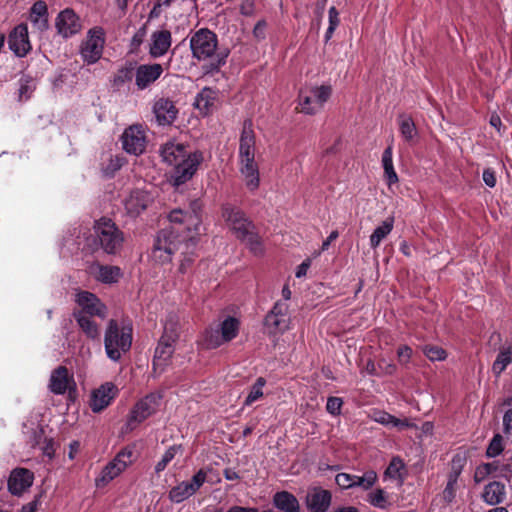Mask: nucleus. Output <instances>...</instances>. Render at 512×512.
I'll return each mask as SVG.
<instances>
[{
	"mask_svg": "<svg viewBox=\"0 0 512 512\" xmlns=\"http://www.w3.org/2000/svg\"><path fill=\"white\" fill-rule=\"evenodd\" d=\"M199 210L200 205L195 201L192 203L190 210L175 209L168 216L171 224L184 225L186 232H188L187 241H185L182 247V258L178 268V272L181 274H186L190 271L196 257L197 236L201 233L202 224Z\"/></svg>",
	"mask_w": 512,
	"mask_h": 512,
	"instance_id": "nucleus-1",
	"label": "nucleus"
},
{
	"mask_svg": "<svg viewBox=\"0 0 512 512\" xmlns=\"http://www.w3.org/2000/svg\"><path fill=\"white\" fill-rule=\"evenodd\" d=\"M217 45V36L209 29H199L190 37L192 56L199 61L210 60V72L218 71L228 56L227 53H218Z\"/></svg>",
	"mask_w": 512,
	"mask_h": 512,
	"instance_id": "nucleus-2",
	"label": "nucleus"
},
{
	"mask_svg": "<svg viewBox=\"0 0 512 512\" xmlns=\"http://www.w3.org/2000/svg\"><path fill=\"white\" fill-rule=\"evenodd\" d=\"M133 328L130 323L109 320L104 333V349L106 356L113 362L121 359L132 345Z\"/></svg>",
	"mask_w": 512,
	"mask_h": 512,
	"instance_id": "nucleus-3",
	"label": "nucleus"
},
{
	"mask_svg": "<svg viewBox=\"0 0 512 512\" xmlns=\"http://www.w3.org/2000/svg\"><path fill=\"white\" fill-rule=\"evenodd\" d=\"M173 226L160 230L154 240L151 249V258L153 261L165 264L172 260V256L178 249L183 247L187 241L188 233L181 235L186 229L184 225L172 224Z\"/></svg>",
	"mask_w": 512,
	"mask_h": 512,
	"instance_id": "nucleus-4",
	"label": "nucleus"
},
{
	"mask_svg": "<svg viewBox=\"0 0 512 512\" xmlns=\"http://www.w3.org/2000/svg\"><path fill=\"white\" fill-rule=\"evenodd\" d=\"M178 323L174 316L166 320L164 324V332L155 349L153 359V367L155 371L162 372L169 364L174 352V344L179 336Z\"/></svg>",
	"mask_w": 512,
	"mask_h": 512,
	"instance_id": "nucleus-5",
	"label": "nucleus"
},
{
	"mask_svg": "<svg viewBox=\"0 0 512 512\" xmlns=\"http://www.w3.org/2000/svg\"><path fill=\"white\" fill-rule=\"evenodd\" d=\"M135 460L136 454L134 446H127L120 450L116 456L103 467L99 476L95 479L96 487L101 488L106 486L124 472Z\"/></svg>",
	"mask_w": 512,
	"mask_h": 512,
	"instance_id": "nucleus-6",
	"label": "nucleus"
},
{
	"mask_svg": "<svg viewBox=\"0 0 512 512\" xmlns=\"http://www.w3.org/2000/svg\"><path fill=\"white\" fill-rule=\"evenodd\" d=\"M332 94L330 85L309 86L300 90L298 106L304 114L313 115L322 110Z\"/></svg>",
	"mask_w": 512,
	"mask_h": 512,
	"instance_id": "nucleus-7",
	"label": "nucleus"
},
{
	"mask_svg": "<svg viewBox=\"0 0 512 512\" xmlns=\"http://www.w3.org/2000/svg\"><path fill=\"white\" fill-rule=\"evenodd\" d=\"M96 239L100 247L108 254H116L122 247V232L110 220L102 218L94 226Z\"/></svg>",
	"mask_w": 512,
	"mask_h": 512,
	"instance_id": "nucleus-8",
	"label": "nucleus"
},
{
	"mask_svg": "<svg viewBox=\"0 0 512 512\" xmlns=\"http://www.w3.org/2000/svg\"><path fill=\"white\" fill-rule=\"evenodd\" d=\"M105 45V31L100 26L90 28L80 44L79 53L87 64H95L102 57Z\"/></svg>",
	"mask_w": 512,
	"mask_h": 512,
	"instance_id": "nucleus-9",
	"label": "nucleus"
},
{
	"mask_svg": "<svg viewBox=\"0 0 512 512\" xmlns=\"http://www.w3.org/2000/svg\"><path fill=\"white\" fill-rule=\"evenodd\" d=\"M240 322L237 318L228 316L219 325L217 329H211L206 332L204 345L208 349H214L226 342H230L239 333Z\"/></svg>",
	"mask_w": 512,
	"mask_h": 512,
	"instance_id": "nucleus-10",
	"label": "nucleus"
},
{
	"mask_svg": "<svg viewBox=\"0 0 512 512\" xmlns=\"http://www.w3.org/2000/svg\"><path fill=\"white\" fill-rule=\"evenodd\" d=\"M290 317L286 302L278 301L266 315L264 327L269 335L283 334L289 329Z\"/></svg>",
	"mask_w": 512,
	"mask_h": 512,
	"instance_id": "nucleus-11",
	"label": "nucleus"
},
{
	"mask_svg": "<svg viewBox=\"0 0 512 512\" xmlns=\"http://www.w3.org/2000/svg\"><path fill=\"white\" fill-rule=\"evenodd\" d=\"M202 160V153L195 151L192 153L190 152L188 155L183 157L179 163H176L172 174L173 185L179 186L190 180L196 173Z\"/></svg>",
	"mask_w": 512,
	"mask_h": 512,
	"instance_id": "nucleus-12",
	"label": "nucleus"
},
{
	"mask_svg": "<svg viewBox=\"0 0 512 512\" xmlns=\"http://www.w3.org/2000/svg\"><path fill=\"white\" fill-rule=\"evenodd\" d=\"M207 473L200 469L190 481H182L169 491V499L173 503H181L193 496L206 482Z\"/></svg>",
	"mask_w": 512,
	"mask_h": 512,
	"instance_id": "nucleus-13",
	"label": "nucleus"
},
{
	"mask_svg": "<svg viewBox=\"0 0 512 512\" xmlns=\"http://www.w3.org/2000/svg\"><path fill=\"white\" fill-rule=\"evenodd\" d=\"M123 149L131 155H140L146 149V134L142 125H131L121 136Z\"/></svg>",
	"mask_w": 512,
	"mask_h": 512,
	"instance_id": "nucleus-14",
	"label": "nucleus"
},
{
	"mask_svg": "<svg viewBox=\"0 0 512 512\" xmlns=\"http://www.w3.org/2000/svg\"><path fill=\"white\" fill-rule=\"evenodd\" d=\"M161 396L157 393H151L139 400L131 411L128 425L132 428L135 424L141 423L152 414H154L160 406Z\"/></svg>",
	"mask_w": 512,
	"mask_h": 512,
	"instance_id": "nucleus-15",
	"label": "nucleus"
},
{
	"mask_svg": "<svg viewBox=\"0 0 512 512\" xmlns=\"http://www.w3.org/2000/svg\"><path fill=\"white\" fill-rule=\"evenodd\" d=\"M76 303L80 307L74 313H84L89 316H96L105 319L108 314L106 305L93 293L81 291L76 295Z\"/></svg>",
	"mask_w": 512,
	"mask_h": 512,
	"instance_id": "nucleus-16",
	"label": "nucleus"
},
{
	"mask_svg": "<svg viewBox=\"0 0 512 512\" xmlns=\"http://www.w3.org/2000/svg\"><path fill=\"white\" fill-rule=\"evenodd\" d=\"M222 217L234 231L237 238L254 229L253 224L247 219L244 212L232 205L227 204L222 207Z\"/></svg>",
	"mask_w": 512,
	"mask_h": 512,
	"instance_id": "nucleus-17",
	"label": "nucleus"
},
{
	"mask_svg": "<svg viewBox=\"0 0 512 512\" xmlns=\"http://www.w3.org/2000/svg\"><path fill=\"white\" fill-rule=\"evenodd\" d=\"M238 170L245 187L250 192L258 190L260 186V171L255 156L238 157Z\"/></svg>",
	"mask_w": 512,
	"mask_h": 512,
	"instance_id": "nucleus-18",
	"label": "nucleus"
},
{
	"mask_svg": "<svg viewBox=\"0 0 512 512\" xmlns=\"http://www.w3.org/2000/svg\"><path fill=\"white\" fill-rule=\"evenodd\" d=\"M118 388L112 382H106L94 389L90 395L89 406L94 413H99L107 408L117 396Z\"/></svg>",
	"mask_w": 512,
	"mask_h": 512,
	"instance_id": "nucleus-19",
	"label": "nucleus"
},
{
	"mask_svg": "<svg viewBox=\"0 0 512 512\" xmlns=\"http://www.w3.org/2000/svg\"><path fill=\"white\" fill-rule=\"evenodd\" d=\"M55 27L59 35L69 38L81 31L82 24L75 11L71 8H66L57 15Z\"/></svg>",
	"mask_w": 512,
	"mask_h": 512,
	"instance_id": "nucleus-20",
	"label": "nucleus"
},
{
	"mask_svg": "<svg viewBox=\"0 0 512 512\" xmlns=\"http://www.w3.org/2000/svg\"><path fill=\"white\" fill-rule=\"evenodd\" d=\"M8 46L17 57H24L31 51L32 45L26 24H19L10 32Z\"/></svg>",
	"mask_w": 512,
	"mask_h": 512,
	"instance_id": "nucleus-21",
	"label": "nucleus"
},
{
	"mask_svg": "<svg viewBox=\"0 0 512 512\" xmlns=\"http://www.w3.org/2000/svg\"><path fill=\"white\" fill-rule=\"evenodd\" d=\"M152 200V195L146 190L134 189L124 198L123 203L127 214L136 217L148 207Z\"/></svg>",
	"mask_w": 512,
	"mask_h": 512,
	"instance_id": "nucleus-22",
	"label": "nucleus"
},
{
	"mask_svg": "<svg viewBox=\"0 0 512 512\" xmlns=\"http://www.w3.org/2000/svg\"><path fill=\"white\" fill-rule=\"evenodd\" d=\"M161 64H142L137 67L135 72V84L138 89L143 90L154 83L163 73Z\"/></svg>",
	"mask_w": 512,
	"mask_h": 512,
	"instance_id": "nucleus-23",
	"label": "nucleus"
},
{
	"mask_svg": "<svg viewBox=\"0 0 512 512\" xmlns=\"http://www.w3.org/2000/svg\"><path fill=\"white\" fill-rule=\"evenodd\" d=\"M33 473L25 468H17L11 472L8 480V489L13 495H21L33 484Z\"/></svg>",
	"mask_w": 512,
	"mask_h": 512,
	"instance_id": "nucleus-24",
	"label": "nucleus"
},
{
	"mask_svg": "<svg viewBox=\"0 0 512 512\" xmlns=\"http://www.w3.org/2000/svg\"><path fill=\"white\" fill-rule=\"evenodd\" d=\"M256 154V135L251 120H245L239 138L238 157H250Z\"/></svg>",
	"mask_w": 512,
	"mask_h": 512,
	"instance_id": "nucleus-25",
	"label": "nucleus"
},
{
	"mask_svg": "<svg viewBox=\"0 0 512 512\" xmlns=\"http://www.w3.org/2000/svg\"><path fill=\"white\" fill-rule=\"evenodd\" d=\"M331 493L322 488L311 489L306 496V505L310 512H326L331 504Z\"/></svg>",
	"mask_w": 512,
	"mask_h": 512,
	"instance_id": "nucleus-26",
	"label": "nucleus"
},
{
	"mask_svg": "<svg viewBox=\"0 0 512 512\" xmlns=\"http://www.w3.org/2000/svg\"><path fill=\"white\" fill-rule=\"evenodd\" d=\"M153 111L157 122L160 125L171 124L177 117L178 110L174 103L166 98H160L155 101Z\"/></svg>",
	"mask_w": 512,
	"mask_h": 512,
	"instance_id": "nucleus-27",
	"label": "nucleus"
},
{
	"mask_svg": "<svg viewBox=\"0 0 512 512\" xmlns=\"http://www.w3.org/2000/svg\"><path fill=\"white\" fill-rule=\"evenodd\" d=\"M172 43L171 33L168 30H157L151 34L149 53L153 58L166 54Z\"/></svg>",
	"mask_w": 512,
	"mask_h": 512,
	"instance_id": "nucleus-28",
	"label": "nucleus"
},
{
	"mask_svg": "<svg viewBox=\"0 0 512 512\" xmlns=\"http://www.w3.org/2000/svg\"><path fill=\"white\" fill-rule=\"evenodd\" d=\"M481 497L488 505H499L506 498V487L500 481L490 482L484 487Z\"/></svg>",
	"mask_w": 512,
	"mask_h": 512,
	"instance_id": "nucleus-29",
	"label": "nucleus"
},
{
	"mask_svg": "<svg viewBox=\"0 0 512 512\" xmlns=\"http://www.w3.org/2000/svg\"><path fill=\"white\" fill-rule=\"evenodd\" d=\"M73 383V379L69 376L66 367L60 366L55 369L50 377L49 387L55 394H64Z\"/></svg>",
	"mask_w": 512,
	"mask_h": 512,
	"instance_id": "nucleus-30",
	"label": "nucleus"
},
{
	"mask_svg": "<svg viewBox=\"0 0 512 512\" xmlns=\"http://www.w3.org/2000/svg\"><path fill=\"white\" fill-rule=\"evenodd\" d=\"M189 153L190 152L186 150L183 144L172 141L164 144L160 150L162 160L171 166L179 163V161Z\"/></svg>",
	"mask_w": 512,
	"mask_h": 512,
	"instance_id": "nucleus-31",
	"label": "nucleus"
},
{
	"mask_svg": "<svg viewBox=\"0 0 512 512\" xmlns=\"http://www.w3.org/2000/svg\"><path fill=\"white\" fill-rule=\"evenodd\" d=\"M29 19L33 26L39 31L48 29V7L44 1L35 2L30 9Z\"/></svg>",
	"mask_w": 512,
	"mask_h": 512,
	"instance_id": "nucleus-32",
	"label": "nucleus"
},
{
	"mask_svg": "<svg viewBox=\"0 0 512 512\" xmlns=\"http://www.w3.org/2000/svg\"><path fill=\"white\" fill-rule=\"evenodd\" d=\"M370 417L373 421L385 426L397 427L399 429L416 427V425L409 420L396 418L382 410H373Z\"/></svg>",
	"mask_w": 512,
	"mask_h": 512,
	"instance_id": "nucleus-33",
	"label": "nucleus"
},
{
	"mask_svg": "<svg viewBox=\"0 0 512 512\" xmlns=\"http://www.w3.org/2000/svg\"><path fill=\"white\" fill-rule=\"evenodd\" d=\"M273 504L284 512H300L297 498L287 491L277 492L273 497Z\"/></svg>",
	"mask_w": 512,
	"mask_h": 512,
	"instance_id": "nucleus-34",
	"label": "nucleus"
},
{
	"mask_svg": "<svg viewBox=\"0 0 512 512\" xmlns=\"http://www.w3.org/2000/svg\"><path fill=\"white\" fill-rule=\"evenodd\" d=\"M92 317L84 313H74V318L81 330L88 338L95 340L100 336V329L97 323L92 320Z\"/></svg>",
	"mask_w": 512,
	"mask_h": 512,
	"instance_id": "nucleus-35",
	"label": "nucleus"
},
{
	"mask_svg": "<svg viewBox=\"0 0 512 512\" xmlns=\"http://www.w3.org/2000/svg\"><path fill=\"white\" fill-rule=\"evenodd\" d=\"M382 166L384 169V178L389 187L398 182V175L393 165V150L392 146L389 145L383 152L382 155Z\"/></svg>",
	"mask_w": 512,
	"mask_h": 512,
	"instance_id": "nucleus-36",
	"label": "nucleus"
},
{
	"mask_svg": "<svg viewBox=\"0 0 512 512\" xmlns=\"http://www.w3.org/2000/svg\"><path fill=\"white\" fill-rule=\"evenodd\" d=\"M394 227V218L388 217L386 218L381 225L376 227L373 231V233L370 236V246L373 249H376L381 241L386 238Z\"/></svg>",
	"mask_w": 512,
	"mask_h": 512,
	"instance_id": "nucleus-37",
	"label": "nucleus"
},
{
	"mask_svg": "<svg viewBox=\"0 0 512 512\" xmlns=\"http://www.w3.org/2000/svg\"><path fill=\"white\" fill-rule=\"evenodd\" d=\"M399 131L403 139L407 142L414 141L418 136V131L413 119L405 114L398 117Z\"/></svg>",
	"mask_w": 512,
	"mask_h": 512,
	"instance_id": "nucleus-38",
	"label": "nucleus"
},
{
	"mask_svg": "<svg viewBox=\"0 0 512 512\" xmlns=\"http://www.w3.org/2000/svg\"><path fill=\"white\" fill-rule=\"evenodd\" d=\"M160 8H171L175 15L189 14L195 7L194 0H162L158 2Z\"/></svg>",
	"mask_w": 512,
	"mask_h": 512,
	"instance_id": "nucleus-39",
	"label": "nucleus"
},
{
	"mask_svg": "<svg viewBox=\"0 0 512 512\" xmlns=\"http://www.w3.org/2000/svg\"><path fill=\"white\" fill-rule=\"evenodd\" d=\"M94 273L97 280L106 284L115 283L121 277V270L117 266L98 265Z\"/></svg>",
	"mask_w": 512,
	"mask_h": 512,
	"instance_id": "nucleus-40",
	"label": "nucleus"
},
{
	"mask_svg": "<svg viewBox=\"0 0 512 512\" xmlns=\"http://www.w3.org/2000/svg\"><path fill=\"white\" fill-rule=\"evenodd\" d=\"M512 361V344H507L503 346L497 357L496 360L493 363L492 371L495 375H500L506 367L511 363Z\"/></svg>",
	"mask_w": 512,
	"mask_h": 512,
	"instance_id": "nucleus-41",
	"label": "nucleus"
},
{
	"mask_svg": "<svg viewBox=\"0 0 512 512\" xmlns=\"http://www.w3.org/2000/svg\"><path fill=\"white\" fill-rule=\"evenodd\" d=\"M126 163L125 157L121 155H110L102 163V172L107 177H113L115 173Z\"/></svg>",
	"mask_w": 512,
	"mask_h": 512,
	"instance_id": "nucleus-42",
	"label": "nucleus"
},
{
	"mask_svg": "<svg viewBox=\"0 0 512 512\" xmlns=\"http://www.w3.org/2000/svg\"><path fill=\"white\" fill-rule=\"evenodd\" d=\"M215 100V93L209 88H204L195 99V106L202 113L206 114L209 112L210 107L213 105Z\"/></svg>",
	"mask_w": 512,
	"mask_h": 512,
	"instance_id": "nucleus-43",
	"label": "nucleus"
},
{
	"mask_svg": "<svg viewBox=\"0 0 512 512\" xmlns=\"http://www.w3.org/2000/svg\"><path fill=\"white\" fill-rule=\"evenodd\" d=\"M353 488L359 487L362 490L371 489L377 482L378 476L374 470H368L363 475H354Z\"/></svg>",
	"mask_w": 512,
	"mask_h": 512,
	"instance_id": "nucleus-44",
	"label": "nucleus"
},
{
	"mask_svg": "<svg viewBox=\"0 0 512 512\" xmlns=\"http://www.w3.org/2000/svg\"><path fill=\"white\" fill-rule=\"evenodd\" d=\"M241 241L246 243L255 255H261L263 253V245L260 237L254 232V229L249 230L244 236L239 238Z\"/></svg>",
	"mask_w": 512,
	"mask_h": 512,
	"instance_id": "nucleus-45",
	"label": "nucleus"
},
{
	"mask_svg": "<svg viewBox=\"0 0 512 512\" xmlns=\"http://www.w3.org/2000/svg\"><path fill=\"white\" fill-rule=\"evenodd\" d=\"M265 384L266 380L263 377H259L256 380L244 401V406H250L263 397V387Z\"/></svg>",
	"mask_w": 512,
	"mask_h": 512,
	"instance_id": "nucleus-46",
	"label": "nucleus"
},
{
	"mask_svg": "<svg viewBox=\"0 0 512 512\" xmlns=\"http://www.w3.org/2000/svg\"><path fill=\"white\" fill-rule=\"evenodd\" d=\"M368 502L379 509H387L389 507V501L386 493L383 489H375L371 491L367 496Z\"/></svg>",
	"mask_w": 512,
	"mask_h": 512,
	"instance_id": "nucleus-47",
	"label": "nucleus"
},
{
	"mask_svg": "<svg viewBox=\"0 0 512 512\" xmlns=\"http://www.w3.org/2000/svg\"><path fill=\"white\" fill-rule=\"evenodd\" d=\"M403 470H404L403 461L400 458H393L385 471V476L390 479L398 480L400 483H402V481H403L402 471Z\"/></svg>",
	"mask_w": 512,
	"mask_h": 512,
	"instance_id": "nucleus-48",
	"label": "nucleus"
},
{
	"mask_svg": "<svg viewBox=\"0 0 512 512\" xmlns=\"http://www.w3.org/2000/svg\"><path fill=\"white\" fill-rule=\"evenodd\" d=\"M35 81L29 76H23L19 80V99L28 100L35 90Z\"/></svg>",
	"mask_w": 512,
	"mask_h": 512,
	"instance_id": "nucleus-49",
	"label": "nucleus"
},
{
	"mask_svg": "<svg viewBox=\"0 0 512 512\" xmlns=\"http://www.w3.org/2000/svg\"><path fill=\"white\" fill-rule=\"evenodd\" d=\"M464 465H465L464 457H462L460 455L454 456L451 461L450 470L447 474V479L458 483L460 475L463 471Z\"/></svg>",
	"mask_w": 512,
	"mask_h": 512,
	"instance_id": "nucleus-50",
	"label": "nucleus"
},
{
	"mask_svg": "<svg viewBox=\"0 0 512 512\" xmlns=\"http://www.w3.org/2000/svg\"><path fill=\"white\" fill-rule=\"evenodd\" d=\"M181 451V446L173 445L169 447L163 454L161 460L155 465V472H162L167 465L173 460L178 452Z\"/></svg>",
	"mask_w": 512,
	"mask_h": 512,
	"instance_id": "nucleus-51",
	"label": "nucleus"
},
{
	"mask_svg": "<svg viewBox=\"0 0 512 512\" xmlns=\"http://www.w3.org/2000/svg\"><path fill=\"white\" fill-rule=\"evenodd\" d=\"M503 450V437L500 434H495L487 447L486 456L489 458L496 457L500 455Z\"/></svg>",
	"mask_w": 512,
	"mask_h": 512,
	"instance_id": "nucleus-52",
	"label": "nucleus"
},
{
	"mask_svg": "<svg viewBox=\"0 0 512 512\" xmlns=\"http://www.w3.org/2000/svg\"><path fill=\"white\" fill-rule=\"evenodd\" d=\"M328 14L329 25L324 36L325 42L332 38L334 31L340 23L339 13L334 6L329 9Z\"/></svg>",
	"mask_w": 512,
	"mask_h": 512,
	"instance_id": "nucleus-53",
	"label": "nucleus"
},
{
	"mask_svg": "<svg viewBox=\"0 0 512 512\" xmlns=\"http://www.w3.org/2000/svg\"><path fill=\"white\" fill-rule=\"evenodd\" d=\"M423 352L431 361H442L447 356L445 350L438 346H425Z\"/></svg>",
	"mask_w": 512,
	"mask_h": 512,
	"instance_id": "nucleus-54",
	"label": "nucleus"
},
{
	"mask_svg": "<svg viewBox=\"0 0 512 512\" xmlns=\"http://www.w3.org/2000/svg\"><path fill=\"white\" fill-rule=\"evenodd\" d=\"M457 489L458 483L447 479L446 486L442 492L443 499L446 503L450 504L454 501Z\"/></svg>",
	"mask_w": 512,
	"mask_h": 512,
	"instance_id": "nucleus-55",
	"label": "nucleus"
},
{
	"mask_svg": "<svg viewBox=\"0 0 512 512\" xmlns=\"http://www.w3.org/2000/svg\"><path fill=\"white\" fill-rule=\"evenodd\" d=\"M343 401L339 397H329L327 399L326 410L333 416H338L341 413Z\"/></svg>",
	"mask_w": 512,
	"mask_h": 512,
	"instance_id": "nucleus-56",
	"label": "nucleus"
},
{
	"mask_svg": "<svg viewBox=\"0 0 512 512\" xmlns=\"http://www.w3.org/2000/svg\"><path fill=\"white\" fill-rule=\"evenodd\" d=\"M354 474L339 473L335 477L336 484L342 489L353 488Z\"/></svg>",
	"mask_w": 512,
	"mask_h": 512,
	"instance_id": "nucleus-57",
	"label": "nucleus"
},
{
	"mask_svg": "<svg viewBox=\"0 0 512 512\" xmlns=\"http://www.w3.org/2000/svg\"><path fill=\"white\" fill-rule=\"evenodd\" d=\"M413 351L408 345H402L397 349V358L401 365L409 363L412 357Z\"/></svg>",
	"mask_w": 512,
	"mask_h": 512,
	"instance_id": "nucleus-58",
	"label": "nucleus"
},
{
	"mask_svg": "<svg viewBox=\"0 0 512 512\" xmlns=\"http://www.w3.org/2000/svg\"><path fill=\"white\" fill-rule=\"evenodd\" d=\"M489 476V465L484 463L477 466L474 473V481L476 483L483 482Z\"/></svg>",
	"mask_w": 512,
	"mask_h": 512,
	"instance_id": "nucleus-59",
	"label": "nucleus"
},
{
	"mask_svg": "<svg viewBox=\"0 0 512 512\" xmlns=\"http://www.w3.org/2000/svg\"><path fill=\"white\" fill-rule=\"evenodd\" d=\"M378 368L381 370V373L384 375H394L397 370V367L395 364L386 361L384 358L379 360Z\"/></svg>",
	"mask_w": 512,
	"mask_h": 512,
	"instance_id": "nucleus-60",
	"label": "nucleus"
},
{
	"mask_svg": "<svg viewBox=\"0 0 512 512\" xmlns=\"http://www.w3.org/2000/svg\"><path fill=\"white\" fill-rule=\"evenodd\" d=\"M256 0H243L240 5V13L244 16H252L255 12Z\"/></svg>",
	"mask_w": 512,
	"mask_h": 512,
	"instance_id": "nucleus-61",
	"label": "nucleus"
},
{
	"mask_svg": "<svg viewBox=\"0 0 512 512\" xmlns=\"http://www.w3.org/2000/svg\"><path fill=\"white\" fill-rule=\"evenodd\" d=\"M483 181L490 188L496 185V177L492 169L488 168L483 171Z\"/></svg>",
	"mask_w": 512,
	"mask_h": 512,
	"instance_id": "nucleus-62",
	"label": "nucleus"
},
{
	"mask_svg": "<svg viewBox=\"0 0 512 512\" xmlns=\"http://www.w3.org/2000/svg\"><path fill=\"white\" fill-rule=\"evenodd\" d=\"M503 429L506 434H512V409L507 410L503 416Z\"/></svg>",
	"mask_w": 512,
	"mask_h": 512,
	"instance_id": "nucleus-63",
	"label": "nucleus"
},
{
	"mask_svg": "<svg viewBox=\"0 0 512 512\" xmlns=\"http://www.w3.org/2000/svg\"><path fill=\"white\" fill-rule=\"evenodd\" d=\"M309 267H310V260L307 259V260L303 261L297 267V270H296V273H295L296 277L297 278H301V277L305 276L307 271H308V269H309Z\"/></svg>",
	"mask_w": 512,
	"mask_h": 512,
	"instance_id": "nucleus-64",
	"label": "nucleus"
}]
</instances>
